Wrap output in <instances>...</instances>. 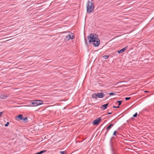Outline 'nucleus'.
Instances as JSON below:
<instances>
[{"instance_id":"nucleus-28","label":"nucleus","mask_w":154,"mask_h":154,"mask_svg":"<svg viewBox=\"0 0 154 154\" xmlns=\"http://www.w3.org/2000/svg\"><path fill=\"white\" fill-rule=\"evenodd\" d=\"M112 114V112H109L107 114L108 115H109V114Z\"/></svg>"},{"instance_id":"nucleus-5","label":"nucleus","mask_w":154,"mask_h":154,"mask_svg":"<svg viewBox=\"0 0 154 154\" xmlns=\"http://www.w3.org/2000/svg\"><path fill=\"white\" fill-rule=\"evenodd\" d=\"M114 125V124L111 123L106 128V129L107 131L105 133V134H107L108 131Z\"/></svg>"},{"instance_id":"nucleus-21","label":"nucleus","mask_w":154,"mask_h":154,"mask_svg":"<svg viewBox=\"0 0 154 154\" xmlns=\"http://www.w3.org/2000/svg\"><path fill=\"white\" fill-rule=\"evenodd\" d=\"M137 114L136 112L133 115V117H136L137 116Z\"/></svg>"},{"instance_id":"nucleus-12","label":"nucleus","mask_w":154,"mask_h":154,"mask_svg":"<svg viewBox=\"0 0 154 154\" xmlns=\"http://www.w3.org/2000/svg\"><path fill=\"white\" fill-rule=\"evenodd\" d=\"M22 119L21 120L22 121H23L24 122L26 123L28 122V119L27 117H26L23 118H23H22Z\"/></svg>"},{"instance_id":"nucleus-23","label":"nucleus","mask_w":154,"mask_h":154,"mask_svg":"<svg viewBox=\"0 0 154 154\" xmlns=\"http://www.w3.org/2000/svg\"><path fill=\"white\" fill-rule=\"evenodd\" d=\"M71 35H71V34H69L68 35V37H69V38H70V39H71Z\"/></svg>"},{"instance_id":"nucleus-3","label":"nucleus","mask_w":154,"mask_h":154,"mask_svg":"<svg viewBox=\"0 0 154 154\" xmlns=\"http://www.w3.org/2000/svg\"><path fill=\"white\" fill-rule=\"evenodd\" d=\"M43 103V102L41 100H35L31 103L32 106H36L41 105Z\"/></svg>"},{"instance_id":"nucleus-2","label":"nucleus","mask_w":154,"mask_h":154,"mask_svg":"<svg viewBox=\"0 0 154 154\" xmlns=\"http://www.w3.org/2000/svg\"><path fill=\"white\" fill-rule=\"evenodd\" d=\"M86 6L87 12L90 13L93 10L94 6L91 2L88 1L87 3Z\"/></svg>"},{"instance_id":"nucleus-18","label":"nucleus","mask_w":154,"mask_h":154,"mask_svg":"<svg viewBox=\"0 0 154 154\" xmlns=\"http://www.w3.org/2000/svg\"><path fill=\"white\" fill-rule=\"evenodd\" d=\"M116 133H117V131H114L113 133V135L115 136H116L117 135L116 134Z\"/></svg>"},{"instance_id":"nucleus-4","label":"nucleus","mask_w":154,"mask_h":154,"mask_svg":"<svg viewBox=\"0 0 154 154\" xmlns=\"http://www.w3.org/2000/svg\"><path fill=\"white\" fill-rule=\"evenodd\" d=\"M101 120V118L99 117L94 120L93 122V124L95 125H97L100 123Z\"/></svg>"},{"instance_id":"nucleus-19","label":"nucleus","mask_w":154,"mask_h":154,"mask_svg":"<svg viewBox=\"0 0 154 154\" xmlns=\"http://www.w3.org/2000/svg\"><path fill=\"white\" fill-rule=\"evenodd\" d=\"M60 153H61V154H66V152L65 151H61L60 152Z\"/></svg>"},{"instance_id":"nucleus-10","label":"nucleus","mask_w":154,"mask_h":154,"mask_svg":"<svg viewBox=\"0 0 154 154\" xmlns=\"http://www.w3.org/2000/svg\"><path fill=\"white\" fill-rule=\"evenodd\" d=\"M109 104V103H107L101 106V108L103 110H104L106 109Z\"/></svg>"},{"instance_id":"nucleus-26","label":"nucleus","mask_w":154,"mask_h":154,"mask_svg":"<svg viewBox=\"0 0 154 154\" xmlns=\"http://www.w3.org/2000/svg\"><path fill=\"white\" fill-rule=\"evenodd\" d=\"M113 108H119V106H113Z\"/></svg>"},{"instance_id":"nucleus-9","label":"nucleus","mask_w":154,"mask_h":154,"mask_svg":"<svg viewBox=\"0 0 154 154\" xmlns=\"http://www.w3.org/2000/svg\"><path fill=\"white\" fill-rule=\"evenodd\" d=\"M97 97L99 98H102L105 95L103 93H97Z\"/></svg>"},{"instance_id":"nucleus-20","label":"nucleus","mask_w":154,"mask_h":154,"mask_svg":"<svg viewBox=\"0 0 154 154\" xmlns=\"http://www.w3.org/2000/svg\"><path fill=\"white\" fill-rule=\"evenodd\" d=\"M71 39H73L74 38V37L73 36V33H71Z\"/></svg>"},{"instance_id":"nucleus-1","label":"nucleus","mask_w":154,"mask_h":154,"mask_svg":"<svg viewBox=\"0 0 154 154\" xmlns=\"http://www.w3.org/2000/svg\"><path fill=\"white\" fill-rule=\"evenodd\" d=\"M87 38L89 40V43H91L92 42L95 47L98 46L100 44V40L98 38L97 35H95V36L94 34H91L88 36Z\"/></svg>"},{"instance_id":"nucleus-29","label":"nucleus","mask_w":154,"mask_h":154,"mask_svg":"<svg viewBox=\"0 0 154 154\" xmlns=\"http://www.w3.org/2000/svg\"><path fill=\"white\" fill-rule=\"evenodd\" d=\"M148 92V91H145V92Z\"/></svg>"},{"instance_id":"nucleus-14","label":"nucleus","mask_w":154,"mask_h":154,"mask_svg":"<svg viewBox=\"0 0 154 154\" xmlns=\"http://www.w3.org/2000/svg\"><path fill=\"white\" fill-rule=\"evenodd\" d=\"M122 101H121V100L117 101L116 102V103H119L118 106H120L121 105V104L122 103Z\"/></svg>"},{"instance_id":"nucleus-15","label":"nucleus","mask_w":154,"mask_h":154,"mask_svg":"<svg viewBox=\"0 0 154 154\" xmlns=\"http://www.w3.org/2000/svg\"><path fill=\"white\" fill-rule=\"evenodd\" d=\"M109 57V56L108 55H104L103 56V57L105 59Z\"/></svg>"},{"instance_id":"nucleus-24","label":"nucleus","mask_w":154,"mask_h":154,"mask_svg":"<svg viewBox=\"0 0 154 154\" xmlns=\"http://www.w3.org/2000/svg\"><path fill=\"white\" fill-rule=\"evenodd\" d=\"M9 124V122H7L6 124L5 125V127H7L8 126Z\"/></svg>"},{"instance_id":"nucleus-17","label":"nucleus","mask_w":154,"mask_h":154,"mask_svg":"<svg viewBox=\"0 0 154 154\" xmlns=\"http://www.w3.org/2000/svg\"><path fill=\"white\" fill-rule=\"evenodd\" d=\"M65 39L66 40H67V41L69 40L70 39L69 38V37L68 35L66 36V37Z\"/></svg>"},{"instance_id":"nucleus-27","label":"nucleus","mask_w":154,"mask_h":154,"mask_svg":"<svg viewBox=\"0 0 154 154\" xmlns=\"http://www.w3.org/2000/svg\"><path fill=\"white\" fill-rule=\"evenodd\" d=\"M3 112H0V117L2 115L3 113Z\"/></svg>"},{"instance_id":"nucleus-25","label":"nucleus","mask_w":154,"mask_h":154,"mask_svg":"<svg viewBox=\"0 0 154 154\" xmlns=\"http://www.w3.org/2000/svg\"><path fill=\"white\" fill-rule=\"evenodd\" d=\"M87 40L85 38V44L86 45H88V43H87Z\"/></svg>"},{"instance_id":"nucleus-8","label":"nucleus","mask_w":154,"mask_h":154,"mask_svg":"<svg viewBox=\"0 0 154 154\" xmlns=\"http://www.w3.org/2000/svg\"><path fill=\"white\" fill-rule=\"evenodd\" d=\"M23 116L22 115L20 114L16 117V120L19 121V120H21L23 118Z\"/></svg>"},{"instance_id":"nucleus-16","label":"nucleus","mask_w":154,"mask_h":154,"mask_svg":"<svg viewBox=\"0 0 154 154\" xmlns=\"http://www.w3.org/2000/svg\"><path fill=\"white\" fill-rule=\"evenodd\" d=\"M116 94L115 93H113V92H111V93H110L109 94L110 95H115Z\"/></svg>"},{"instance_id":"nucleus-11","label":"nucleus","mask_w":154,"mask_h":154,"mask_svg":"<svg viewBox=\"0 0 154 154\" xmlns=\"http://www.w3.org/2000/svg\"><path fill=\"white\" fill-rule=\"evenodd\" d=\"M91 97L92 98L95 99H97V94L94 93L92 94L91 95Z\"/></svg>"},{"instance_id":"nucleus-13","label":"nucleus","mask_w":154,"mask_h":154,"mask_svg":"<svg viewBox=\"0 0 154 154\" xmlns=\"http://www.w3.org/2000/svg\"><path fill=\"white\" fill-rule=\"evenodd\" d=\"M47 151L46 150H44L42 151H41L39 152H37L35 154H42V153L45 152Z\"/></svg>"},{"instance_id":"nucleus-6","label":"nucleus","mask_w":154,"mask_h":154,"mask_svg":"<svg viewBox=\"0 0 154 154\" xmlns=\"http://www.w3.org/2000/svg\"><path fill=\"white\" fill-rule=\"evenodd\" d=\"M128 48V46H126L124 48L118 50L117 51V53L119 54H121L124 51L126 50Z\"/></svg>"},{"instance_id":"nucleus-30","label":"nucleus","mask_w":154,"mask_h":154,"mask_svg":"<svg viewBox=\"0 0 154 154\" xmlns=\"http://www.w3.org/2000/svg\"><path fill=\"white\" fill-rule=\"evenodd\" d=\"M113 154H117V153H113Z\"/></svg>"},{"instance_id":"nucleus-22","label":"nucleus","mask_w":154,"mask_h":154,"mask_svg":"<svg viewBox=\"0 0 154 154\" xmlns=\"http://www.w3.org/2000/svg\"><path fill=\"white\" fill-rule=\"evenodd\" d=\"M131 98V97H125V100H129Z\"/></svg>"},{"instance_id":"nucleus-7","label":"nucleus","mask_w":154,"mask_h":154,"mask_svg":"<svg viewBox=\"0 0 154 154\" xmlns=\"http://www.w3.org/2000/svg\"><path fill=\"white\" fill-rule=\"evenodd\" d=\"M9 96L8 94H2L0 96V97L1 99H5L7 98Z\"/></svg>"}]
</instances>
